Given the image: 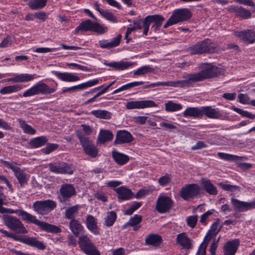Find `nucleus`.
Listing matches in <instances>:
<instances>
[{
  "mask_svg": "<svg viewBox=\"0 0 255 255\" xmlns=\"http://www.w3.org/2000/svg\"><path fill=\"white\" fill-rule=\"evenodd\" d=\"M10 214H16L21 219L27 223H32L40 227L43 230L48 232L59 233L60 229L57 226L48 224L46 222L41 221L37 219L35 216H33L23 210H13L7 208V213Z\"/></svg>",
  "mask_w": 255,
  "mask_h": 255,
  "instance_id": "obj_1",
  "label": "nucleus"
},
{
  "mask_svg": "<svg viewBox=\"0 0 255 255\" xmlns=\"http://www.w3.org/2000/svg\"><path fill=\"white\" fill-rule=\"evenodd\" d=\"M204 69L199 72L187 75L190 85L192 82H199L206 79L212 78L223 75L224 69L211 64H207Z\"/></svg>",
  "mask_w": 255,
  "mask_h": 255,
  "instance_id": "obj_2",
  "label": "nucleus"
},
{
  "mask_svg": "<svg viewBox=\"0 0 255 255\" xmlns=\"http://www.w3.org/2000/svg\"><path fill=\"white\" fill-rule=\"evenodd\" d=\"M216 50V44L208 38L197 42L188 49L189 52L193 55L203 53H213Z\"/></svg>",
  "mask_w": 255,
  "mask_h": 255,
  "instance_id": "obj_3",
  "label": "nucleus"
},
{
  "mask_svg": "<svg viewBox=\"0 0 255 255\" xmlns=\"http://www.w3.org/2000/svg\"><path fill=\"white\" fill-rule=\"evenodd\" d=\"M0 233L2 234L3 236L5 237L11 238L14 241H19L26 245L36 247L38 249L43 250L45 248L44 244L35 238L16 235L12 233L8 232L3 229H0Z\"/></svg>",
  "mask_w": 255,
  "mask_h": 255,
  "instance_id": "obj_4",
  "label": "nucleus"
},
{
  "mask_svg": "<svg viewBox=\"0 0 255 255\" xmlns=\"http://www.w3.org/2000/svg\"><path fill=\"white\" fill-rule=\"evenodd\" d=\"M76 133L84 152L91 157H96L98 150L93 142L80 131L77 130Z\"/></svg>",
  "mask_w": 255,
  "mask_h": 255,
  "instance_id": "obj_5",
  "label": "nucleus"
},
{
  "mask_svg": "<svg viewBox=\"0 0 255 255\" xmlns=\"http://www.w3.org/2000/svg\"><path fill=\"white\" fill-rule=\"evenodd\" d=\"M2 220L4 225L12 231L18 234H25L27 230L20 220L11 215H4Z\"/></svg>",
  "mask_w": 255,
  "mask_h": 255,
  "instance_id": "obj_6",
  "label": "nucleus"
},
{
  "mask_svg": "<svg viewBox=\"0 0 255 255\" xmlns=\"http://www.w3.org/2000/svg\"><path fill=\"white\" fill-rule=\"evenodd\" d=\"M191 12L187 8L176 9L173 11L172 15L164 25L163 28H166L179 22L187 20L191 17Z\"/></svg>",
  "mask_w": 255,
  "mask_h": 255,
  "instance_id": "obj_7",
  "label": "nucleus"
},
{
  "mask_svg": "<svg viewBox=\"0 0 255 255\" xmlns=\"http://www.w3.org/2000/svg\"><path fill=\"white\" fill-rule=\"evenodd\" d=\"M55 91V88L49 87L45 83L38 82L25 91L23 94V96L27 97L40 94L43 95L50 94L54 93Z\"/></svg>",
  "mask_w": 255,
  "mask_h": 255,
  "instance_id": "obj_8",
  "label": "nucleus"
},
{
  "mask_svg": "<svg viewBox=\"0 0 255 255\" xmlns=\"http://www.w3.org/2000/svg\"><path fill=\"white\" fill-rule=\"evenodd\" d=\"M78 244L81 250L87 255H100V252L97 250L94 243L86 235L79 237Z\"/></svg>",
  "mask_w": 255,
  "mask_h": 255,
  "instance_id": "obj_9",
  "label": "nucleus"
},
{
  "mask_svg": "<svg viewBox=\"0 0 255 255\" xmlns=\"http://www.w3.org/2000/svg\"><path fill=\"white\" fill-rule=\"evenodd\" d=\"M56 202L51 200L37 201L33 204L34 211L40 215L48 214L56 208Z\"/></svg>",
  "mask_w": 255,
  "mask_h": 255,
  "instance_id": "obj_10",
  "label": "nucleus"
},
{
  "mask_svg": "<svg viewBox=\"0 0 255 255\" xmlns=\"http://www.w3.org/2000/svg\"><path fill=\"white\" fill-rule=\"evenodd\" d=\"M201 188L196 184H189L181 189L180 196L184 200L196 198L200 194Z\"/></svg>",
  "mask_w": 255,
  "mask_h": 255,
  "instance_id": "obj_11",
  "label": "nucleus"
},
{
  "mask_svg": "<svg viewBox=\"0 0 255 255\" xmlns=\"http://www.w3.org/2000/svg\"><path fill=\"white\" fill-rule=\"evenodd\" d=\"M231 203L234 209L238 212H246L255 208V199L252 202H247L232 198Z\"/></svg>",
  "mask_w": 255,
  "mask_h": 255,
  "instance_id": "obj_12",
  "label": "nucleus"
},
{
  "mask_svg": "<svg viewBox=\"0 0 255 255\" xmlns=\"http://www.w3.org/2000/svg\"><path fill=\"white\" fill-rule=\"evenodd\" d=\"M157 106V105L152 100L132 101L127 102L126 105L128 110L145 109Z\"/></svg>",
  "mask_w": 255,
  "mask_h": 255,
  "instance_id": "obj_13",
  "label": "nucleus"
},
{
  "mask_svg": "<svg viewBox=\"0 0 255 255\" xmlns=\"http://www.w3.org/2000/svg\"><path fill=\"white\" fill-rule=\"evenodd\" d=\"M49 168L50 171L57 174H72L74 170V167L72 165L65 162L58 164L49 163Z\"/></svg>",
  "mask_w": 255,
  "mask_h": 255,
  "instance_id": "obj_14",
  "label": "nucleus"
},
{
  "mask_svg": "<svg viewBox=\"0 0 255 255\" xmlns=\"http://www.w3.org/2000/svg\"><path fill=\"white\" fill-rule=\"evenodd\" d=\"M61 197H59L61 202H65L72 196L76 194V191L73 185L71 184H63L59 189Z\"/></svg>",
  "mask_w": 255,
  "mask_h": 255,
  "instance_id": "obj_15",
  "label": "nucleus"
},
{
  "mask_svg": "<svg viewBox=\"0 0 255 255\" xmlns=\"http://www.w3.org/2000/svg\"><path fill=\"white\" fill-rule=\"evenodd\" d=\"M173 203L170 198L160 196L156 201V209L159 213H164L171 208Z\"/></svg>",
  "mask_w": 255,
  "mask_h": 255,
  "instance_id": "obj_16",
  "label": "nucleus"
},
{
  "mask_svg": "<svg viewBox=\"0 0 255 255\" xmlns=\"http://www.w3.org/2000/svg\"><path fill=\"white\" fill-rule=\"evenodd\" d=\"M133 140L131 133L127 130H119L116 134L115 143L123 144L131 142Z\"/></svg>",
  "mask_w": 255,
  "mask_h": 255,
  "instance_id": "obj_17",
  "label": "nucleus"
},
{
  "mask_svg": "<svg viewBox=\"0 0 255 255\" xmlns=\"http://www.w3.org/2000/svg\"><path fill=\"white\" fill-rule=\"evenodd\" d=\"M235 35L248 44L253 43L255 41V32L251 29L236 32Z\"/></svg>",
  "mask_w": 255,
  "mask_h": 255,
  "instance_id": "obj_18",
  "label": "nucleus"
},
{
  "mask_svg": "<svg viewBox=\"0 0 255 255\" xmlns=\"http://www.w3.org/2000/svg\"><path fill=\"white\" fill-rule=\"evenodd\" d=\"M240 245L239 239L227 242L224 246L225 255H235Z\"/></svg>",
  "mask_w": 255,
  "mask_h": 255,
  "instance_id": "obj_19",
  "label": "nucleus"
},
{
  "mask_svg": "<svg viewBox=\"0 0 255 255\" xmlns=\"http://www.w3.org/2000/svg\"><path fill=\"white\" fill-rule=\"evenodd\" d=\"M122 38V35L119 34L111 41L108 40H102L99 41V45L102 48L111 49L119 45Z\"/></svg>",
  "mask_w": 255,
  "mask_h": 255,
  "instance_id": "obj_20",
  "label": "nucleus"
},
{
  "mask_svg": "<svg viewBox=\"0 0 255 255\" xmlns=\"http://www.w3.org/2000/svg\"><path fill=\"white\" fill-rule=\"evenodd\" d=\"M202 116L205 115L211 119H221L222 115L219 111L218 109H214L211 107H202Z\"/></svg>",
  "mask_w": 255,
  "mask_h": 255,
  "instance_id": "obj_21",
  "label": "nucleus"
},
{
  "mask_svg": "<svg viewBox=\"0 0 255 255\" xmlns=\"http://www.w3.org/2000/svg\"><path fill=\"white\" fill-rule=\"evenodd\" d=\"M35 78V74H20L15 75L13 77L7 79L8 82L14 83L27 82L33 80Z\"/></svg>",
  "mask_w": 255,
  "mask_h": 255,
  "instance_id": "obj_22",
  "label": "nucleus"
},
{
  "mask_svg": "<svg viewBox=\"0 0 255 255\" xmlns=\"http://www.w3.org/2000/svg\"><path fill=\"white\" fill-rule=\"evenodd\" d=\"M113 138V134L108 129H101L97 140L98 144H102L111 140Z\"/></svg>",
  "mask_w": 255,
  "mask_h": 255,
  "instance_id": "obj_23",
  "label": "nucleus"
},
{
  "mask_svg": "<svg viewBox=\"0 0 255 255\" xmlns=\"http://www.w3.org/2000/svg\"><path fill=\"white\" fill-rule=\"evenodd\" d=\"M176 242L185 249L189 250L192 248L191 240L186 236L185 233L177 235Z\"/></svg>",
  "mask_w": 255,
  "mask_h": 255,
  "instance_id": "obj_24",
  "label": "nucleus"
},
{
  "mask_svg": "<svg viewBox=\"0 0 255 255\" xmlns=\"http://www.w3.org/2000/svg\"><path fill=\"white\" fill-rule=\"evenodd\" d=\"M116 191L118 194V198L122 200H129L133 197L131 191L124 186L117 188Z\"/></svg>",
  "mask_w": 255,
  "mask_h": 255,
  "instance_id": "obj_25",
  "label": "nucleus"
},
{
  "mask_svg": "<svg viewBox=\"0 0 255 255\" xmlns=\"http://www.w3.org/2000/svg\"><path fill=\"white\" fill-rule=\"evenodd\" d=\"M149 17L151 23H153L151 27V30L154 32L158 30L163 22L165 20L164 18L159 14L149 15Z\"/></svg>",
  "mask_w": 255,
  "mask_h": 255,
  "instance_id": "obj_26",
  "label": "nucleus"
},
{
  "mask_svg": "<svg viewBox=\"0 0 255 255\" xmlns=\"http://www.w3.org/2000/svg\"><path fill=\"white\" fill-rule=\"evenodd\" d=\"M201 181L203 189L208 194L211 195H216L218 194L217 188L210 180L202 179Z\"/></svg>",
  "mask_w": 255,
  "mask_h": 255,
  "instance_id": "obj_27",
  "label": "nucleus"
},
{
  "mask_svg": "<svg viewBox=\"0 0 255 255\" xmlns=\"http://www.w3.org/2000/svg\"><path fill=\"white\" fill-rule=\"evenodd\" d=\"M159 86H165L170 87H180L189 86L190 85L188 78L184 80H180L177 81H167V82H158Z\"/></svg>",
  "mask_w": 255,
  "mask_h": 255,
  "instance_id": "obj_28",
  "label": "nucleus"
},
{
  "mask_svg": "<svg viewBox=\"0 0 255 255\" xmlns=\"http://www.w3.org/2000/svg\"><path fill=\"white\" fill-rule=\"evenodd\" d=\"M69 228L76 237H78L83 230V227L81 223L76 219H73L70 221L69 223Z\"/></svg>",
  "mask_w": 255,
  "mask_h": 255,
  "instance_id": "obj_29",
  "label": "nucleus"
},
{
  "mask_svg": "<svg viewBox=\"0 0 255 255\" xmlns=\"http://www.w3.org/2000/svg\"><path fill=\"white\" fill-rule=\"evenodd\" d=\"M87 228L95 235L99 234L96 219L92 215H88L86 219Z\"/></svg>",
  "mask_w": 255,
  "mask_h": 255,
  "instance_id": "obj_30",
  "label": "nucleus"
},
{
  "mask_svg": "<svg viewBox=\"0 0 255 255\" xmlns=\"http://www.w3.org/2000/svg\"><path fill=\"white\" fill-rule=\"evenodd\" d=\"M112 154V157L115 161L119 165H124L127 163L129 160V158L128 155L115 150H113Z\"/></svg>",
  "mask_w": 255,
  "mask_h": 255,
  "instance_id": "obj_31",
  "label": "nucleus"
},
{
  "mask_svg": "<svg viewBox=\"0 0 255 255\" xmlns=\"http://www.w3.org/2000/svg\"><path fill=\"white\" fill-rule=\"evenodd\" d=\"M54 74L61 80L66 82H74L80 79L79 77L70 73H60L56 71L54 72Z\"/></svg>",
  "mask_w": 255,
  "mask_h": 255,
  "instance_id": "obj_32",
  "label": "nucleus"
},
{
  "mask_svg": "<svg viewBox=\"0 0 255 255\" xmlns=\"http://www.w3.org/2000/svg\"><path fill=\"white\" fill-rule=\"evenodd\" d=\"M219 223L220 220L217 219L216 221L212 225L210 230L205 237L204 241H206L207 240V238L208 237H209V239L208 241H209L212 238L216 236L222 227V226H221L219 228H218Z\"/></svg>",
  "mask_w": 255,
  "mask_h": 255,
  "instance_id": "obj_33",
  "label": "nucleus"
},
{
  "mask_svg": "<svg viewBox=\"0 0 255 255\" xmlns=\"http://www.w3.org/2000/svg\"><path fill=\"white\" fill-rule=\"evenodd\" d=\"M162 242L161 237L156 234H151L148 235L145 239L146 245L158 246Z\"/></svg>",
  "mask_w": 255,
  "mask_h": 255,
  "instance_id": "obj_34",
  "label": "nucleus"
},
{
  "mask_svg": "<svg viewBox=\"0 0 255 255\" xmlns=\"http://www.w3.org/2000/svg\"><path fill=\"white\" fill-rule=\"evenodd\" d=\"M202 107L199 108H188L183 113V116L185 117H192L194 118L200 117L202 116Z\"/></svg>",
  "mask_w": 255,
  "mask_h": 255,
  "instance_id": "obj_35",
  "label": "nucleus"
},
{
  "mask_svg": "<svg viewBox=\"0 0 255 255\" xmlns=\"http://www.w3.org/2000/svg\"><path fill=\"white\" fill-rule=\"evenodd\" d=\"M93 22L91 20L88 19L82 22L76 28L75 30L74 33L78 34L79 32L81 30L85 31H92Z\"/></svg>",
  "mask_w": 255,
  "mask_h": 255,
  "instance_id": "obj_36",
  "label": "nucleus"
},
{
  "mask_svg": "<svg viewBox=\"0 0 255 255\" xmlns=\"http://www.w3.org/2000/svg\"><path fill=\"white\" fill-rule=\"evenodd\" d=\"M79 206L76 205L69 207L65 210V217L66 219L73 220L76 219V215L78 212Z\"/></svg>",
  "mask_w": 255,
  "mask_h": 255,
  "instance_id": "obj_37",
  "label": "nucleus"
},
{
  "mask_svg": "<svg viewBox=\"0 0 255 255\" xmlns=\"http://www.w3.org/2000/svg\"><path fill=\"white\" fill-rule=\"evenodd\" d=\"M47 2V0H30L28 5L31 9H39L43 8Z\"/></svg>",
  "mask_w": 255,
  "mask_h": 255,
  "instance_id": "obj_38",
  "label": "nucleus"
},
{
  "mask_svg": "<svg viewBox=\"0 0 255 255\" xmlns=\"http://www.w3.org/2000/svg\"><path fill=\"white\" fill-rule=\"evenodd\" d=\"M105 64L118 70L126 69L132 65L130 62L124 61L105 63Z\"/></svg>",
  "mask_w": 255,
  "mask_h": 255,
  "instance_id": "obj_39",
  "label": "nucleus"
},
{
  "mask_svg": "<svg viewBox=\"0 0 255 255\" xmlns=\"http://www.w3.org/2000/svg\"><path fill=\"white\" fill-rule=\"evenodd\" d=\"M48 141L46 137L42 136L33 138L30 141L32 147L37 148L44 145Z\"/></svg>",
  "mask_w": 255,
  "mask_h": 255,
  "instance_id": "obj_40",
  "label": "nucleus"
},
{
  "mask_svg": "<svg viewBox=\"0 0 255 255\" xmlns=\"http://www.w3.org/2000/svg\"><path fill=\"white\" fill-rule=\"evenodd\" d=\"M142 219V217L141 215L135 214L130 219L128 222V224H129V226L133 227L134 231H137L140 228V226L137 225L141 222Z\"/></svg>",
  "mask_w": 255,
  "mask_h": 255,
  "instance_id": "obj_41",
  "label": "nucleus"
},
{
  "mask_svg": "<svg viewBox=\"0 0 255 255\" xmlns=\"http://www.w3.org/2000/svg\"><path fill=\"white\" fill-rule=\"evenodd\" d=\"M91 114L96 118L108 120L111 118L112 114L106 110H94Z\"/></svg>",
  "mask_w": 255,
  "mask_h": 255,
  "instance_id": "obj_42",
  "label": "nucleus"
},
{
  "mask_svg": "<svg viewBox=\"0 0 255 255\" xmlns=\"http://www.w3.org/2000/svg\"><path fill=\"white\" fill-rule=\"evenodd\" d=\"M218 185L224 190L231 192L234 194L239 192L241 189L240 186L226 184L224 182L219 183Z\"/></svg>",
  "mask_w": 255,
  "mask_h": 255,
  "instance_id": "obj_43",
  "label": "nucleus"
},
{
  "mask_svg": "<svg viewBox=\"0 0 255 255\" xmlns=\"http://www.w3.org/2000/svg\"><path fill=\"white\" fill-rule=\"evenodd\" d=\"M21 89V87L19 85H10L1 89L0 93L1 94H9L18 92Z\"/></svg>",
  "mask_w": 255,
  "mask_h": 255,
  "instance_id": "obj_44",
  "label": "nucleus"
},
{
  "mask_svg": "<svg viewBox=\"0 0 255 255\" xmlns=\"http://www.w3.org/2000/svg\"><path fill=\"white\" fill-rule=\"evenodd\" d=\"M182 105L177 104L171 101H168L165 104V109L167 112H173L180 110L182 109Z\"/></svg>",
  "mask_w": 255,
  "mask_h": 255,
  "instance_id": "obj_45",
  "label": "nucleus"
},
{
  "mask_svg": "<svg viewBox=\"0 0 255 255\" xmlns=\"http://www.w3.org/2000/svg\"><path fill=\"white\" fill-rule=\"evenodd\" d=\"M117 219V214L114 211L109 212L105 218V225L108 227L112 226Z\"/></svg>",
  "mask_w": 255,
  "mask_h": 255,
  "instance_id": "obj_46",
  "label": "nucleus"
},
{
  "mask_svg": "<svg viewBox=\"0 0 255 255\" xmlns=\"http://www.w3.org/2000/svg\"><path fill=\"white\" fill-rule=\"evenodd\" d=\"M14 173L20 185L23 186L26 182V174L23 170L19 167Z\"/></svg>",
  "mask_w": 255,
  "mask_h": 255,
  "instance_id": "obj_47",
  "label": "nucleus"
},
{
  "mask_svg": "<svg viewBox=\"0 0 255 255\" xmlns=\"http://www.w3.org/2000/svg\"><path fill=\"white\" fill-rule=\"evenodd\" d=\"M18 122L22 128L23 131L28 134H33L35 132V130L33 129L30 126L26 124L25 121L21 119H18Z\"/></svg>",
  "mask_w": 255,
  "mask_h": 255,
  "instance_id": "obj_48",
  "label": "nucleus"
},
{
  "mask_svg": "<svg viewBox=\"0 0 255 255\" xmlns=\"http://www.w3.org/2000/svg\"><path fill=\"white\" fill-rule=\"evenodd\" d=\"M218 156L222 159H224L227 161H237L239 159H242L244 157L242 156H238L237 155H234L228 153H225L223 152L218 153Z\"/></svg>",
  "mask_w": 255,
  "mask_h": 255,
  "instance_id": "obj_49",
  "label": "nucleus"
},
{
  "mask_svg": "<svg viewBox=\"0 0 255 255\" xmlns=\"http://www.w3.org/2000/svg\"><path fill=\"white\" fill-rule=\"evenodd\" d=\"M151 23L149 15L147 16L143 19H141V25L142 28L143 29V34L144 35H147Z\"/></svg>",
  "mask_w": 255,
  "mask_h": 255,
  "instance_id": "obj_50",
  "label": "nucleus"
},
{
  "mask_svg": "<svg viewBox=\"0 0 255 255\" xmlns=\"http://www.w3.org/2000/svg\"><path fill=\"white\" fill-rule=\"evenodd\" d=\"M252 13L250 11L246 9L242 6H240L237 16L244 19H248L251 17Z\"/></svg>",
  "mask_w": 255,
  "mask_h": 255,
  "instance_id": "obj_51",
  "label": "nucleus"
},
{
  "mask_svg": "<svg viewBox=\"0 0 255 255\" xmlns=\"http://www.w3.org/2000/svg\"><path fill=\"white\" fill-rule=\"evenodd\" d=\"M92 31L99 34H103L107 32V28L98 22H93Z\"/></svg>",
  "mask_w": 255,
  "mask_h": 255,
  "instance_id": "obj_52",
  "label": "nucleus"
},
{
  "mask_svg": "<svg viewBox=\"0 0 255 255\" xmlns=\"http://www.w3.org/2000/svg\"><path fill=\"white\" fill-rule=\"evenodd\" d=\"M231 109L243 117L248 118L251 119H255V115L250 113L248 111H244L242 109L238 108L234 106L232 107Z\"/></svg>",
  "mask_w": 255,
  "mask_h": 255,
  "instance_id": "obj_53",
  "label": "nucleus"
},
{
  "mask_svg": "<svg viewBox=\"0 0 255 255\" xmlns=\"http://www.w3.org/2000/svg\"><path fill=\"white\" fill-rule=\"evenodd\" d=\"M102 13L101 15L107 20L114 23H117L118 22L116 16L111 12L105 10L104 11H102Z\"/></svg>",
  "mask_w": 255,
  "mask_h": 255,
  "instance_id": "obj_54",
  "label": "nucleus"
},
{
  "mask_svg": "<svg viewBox=\"0 0 255 255\" xmlns=\"http://www.w3.org/2000/svg\"><path fill=\"white\" fill-rule=\"evenodd\" d=\"M152 71V69L149 66H144L138 69L133 73L134 75H143Z\"/></svg>",
  "mask_w": 255,
  "mask_h": 255,
  "instance_id": "obj_55",
  "label": "nucleus"
},
{
  "mask_svg": "<svg viewBox=\"0 0 255 255\" xmlns=\"http://www.w3.org/2000/svg\"><path fill=\"white\" fill-rule=\"evenodd\" d=\"M58 147V145L55 143L47 144L45 148L42 149V151L45 154H49L51 152L56 149Z\"/></svg>",
  "mask_w": 255,
  "mask_h": 255,
  "instance_id": "obj_56",
  "label": "nucleus"
},
{
  "mask_svg": "<svg viewBox=\"0 0 255 255\" xmlns=\"http://www.w3.org/2000/svg\"><path fill=\"white\" fill-rule=\"evenodd\" d=\"M197 215L190 216L186 219L187 224L191 228H194L197 224Z\"/></svg>",
  "mask_w": 255,
  "mask_h": 255,
  "instance_id": "obj_57",
  "label": "nucleus"
},
{
  "mask_svg": "<svg viewBox=\"0 0 255 255\" xmlns=\"http://www.w3.org/2000/svg\"><path fill=\"white\" fill-rule=\"evenodd\" d=\"M99 83V80L94 79L91 81H89L86 83H84L80 84V89H85L88 87H90L93 86H94Z\"/></svg>",
  "mask_w": 255,
  "mask_h": 255,
  "instance_id": "obj_58",
  "label": "nucleus"
},
{
  "mask_svg": "<svg viewBox=\"0 0 255 255\" xmlns=\"http://www.w3.org/2000/svg\"><path fill=\"white\" fill-rule=\"evenodd\" d=\"M1 162L3 164L4 166L11 169L13 172H14L19 168L16 166V164L15 162H10L5 160H1Z\"/></svg>",
  "mask_w": 255,
  "mask_h": 255,
  "instance_id": "obj_59",
  "label": "nucleus"
},
{
  "mask_svg": "<svg viewBox=\"0 0 255 255\" xmlns=\"http://www.w3.org/2000/svg\"><path fill=\"white\" fill-rule=\"evenodd\" d=\"M12 37L10 36H7L4 38L0 44V47L1 48H5L12 43Z\"/></svg>",
  "mask_w": 255,
  "mask_h": 255,
  "instance_id": "obj_60",
  "label": "nucleus"
},
{
  "mask_svg": "<svg viewBox=\"0 0 255 255\" xmlns=\"http://www.w3.org/2000/svg\"><path fill=\"white\" fill-rule=\"evenodd\" d=\"M170 181L171 179L169 176L168 175H165L159 178L158 183L162 186H165V185L168 184Z\"/></svg>",
  "mask_w": 255,
  "mask_h": 255,
  "instance_id": "obj_61",
  "label": "nucleus"
},
{
  "mask_svg": "<svg viewBox=\"0 0 255 255\" xmlns=\"http://www.w3.org/2000/svg\"><path fill=\"white\" fill-rule=\"evenodd\" d=\"M143 82L140 81V82H131L130 83L127 84L125 85H124V88L125 90H128L132 87L137 86L140 85H142L143 84Z\"/></svg>",
  "mask_w": 255,
  "mask_h": 255,
  "instance_id": "obj_62",
  "label": "nucleus"
},
{
  "mask_svg": "<svg viewBox=\"0 0 255 255\" xmlns=\"http://www.w3.org/2000/svg\"><path fill=\"white\" fill-rule=\"evenodd\" d=\"M34 15L36 18L41 20L42 21H45L47 18L46 12L44 11L36 12Z\"/></svg>",
  "mask_w": 255,
  "mask_h": 255,
  "instance_id": "obj_63",
  "label": "nucleus"
},
{
  "mask_svg": "<svg viewBox=\"0 0 255 255\" xmlns=\"http://www.w3.org/2000/svg\"><path fill=\"white\" fill-rule=\"evenodd\" d=\"M238 98L239 99L240 102H241L242 104H249V98L243 94H240L238 95Z\"/></svg>",
  "mask_w": 255,
  "mask_h": 255,
  "instance_id": "obj_64",
  "label": "nucleus"
}]
</instances>
